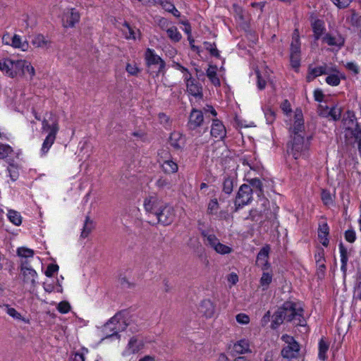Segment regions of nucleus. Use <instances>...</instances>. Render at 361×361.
<instances>
[{
  "label": "nucleus",
  "instance_id": "nucleus-28",
  "mask_svg": "<svg viewBox=\"0 0 361 361\" xmlns=\"http://www.w3.org/2000/svg\"><path fill=\"white\" fill-rule=\"evenodd\" d=\"M121 30L127 39H136L135 27H131L127 22L123 23Z\"/></svg>",
  "mask_w": 361,
  "mask_h": 361
},
{
  "label": "nucleus",
  "instance_id": "nucleus-43",
  "mask_svg": "<svg viewBox=\"0 0 361 361\" xmlns=\"http://www.w3.org/2000/svg\"><path fill=\"white\" fill-rule=\"evenodd\" d=\"M17 254L19 257L26 259L28 257H32L34 255V251L31 249L23 247H19L17 250Z\"/></svg>",
  "mask_w": 361,
  "mask_h": 361
},
{
  "label": "nucleus",
  "instance_id": "nucleus-16",
  "mask_svg": "<svg viewBox=\"0 0 361 361\" xmlns=\"http://www.w3.org/2000/svg\"><path fill=\"white\" fill-rule=\"evenodd\" d=\"M204 121L202 112L196 109H192L188 123V126L190 130H195L200 126Z\"/></svg>",
  "mask_w": 361,
  "mask_h": 361
},
{
  "label": "nucleus",
  "instance_id": "nucleus-57",
  "mask_svg": "<svg viewBox=\"0 0 361 361\" xmlns=\"http://www.w3.org/2000/svg\"><path fill=\"white\" fill-rule=\"evenodd\" d=\"M236 321L242 324H247L250 322V317L245 314H238L236 315Z\"/></svg>",
  "mask_w": 361,
  "mask_h": 361
},
{
  "label": "nucleus",
  "instance_id": "nucleus-21",
  "mask_svg": "<svg viewBox=\"0 0 361 361\" xmlns=\"http://www.w3.org/2000/svg\"><path fill=\"white\" fill-rule=\"evenodd\" d=\"M80 13L75 9L71 8V11L65 15L63 26L65 27H73L80 20Z\"/></svg>",
  "mask_w": 361,
  "mask_h": 361
},
{
  "label": "nucleus",
  "instance_id": "nucleus-4",
  "mask_svg": "<svg viewBox=\"0 0 361 361\" xmlns=\"http://www.w3.org/2000/svg\"><path fill=\"white\" fill-rule=\"evenodd\" d=\"M281 309L283 312V317L288 322H293L295 325L303 326L304 319L302 317L303 310L300 307L290 301L283 303Z\"/></svg>",
  "mask_w": 361,
  "mask_h": 361
},
{
  "label": "nucleus",
  "instance_id": "nucleus-23",
  "mask_svg": "<svg viewBox=\"0 0 361 361\" xmlns=\"http://www.w3.org/2000/svg\"><path fill=\"white\" fill-rule=\"evenodd\" d=\"M185 142V138L179 132H173L169 137V143L175 149H183Z\"/></svg>",
  "mask_w": 361,
  "mask_h": 361
},
{
  "label": "nucleus",
  "instance_id": "nucleus-41",
  "mask_svg": "<svg viewBox=\"0 0 361 361\" xmlns=\"http://www.w3.org/2000/svg\"><path fill=\"white\" fill-rule=\"evenodd\" d=\"M233 188V180L231 177L225 178L223 183V190L226 194H231Z\"/></svg>",
  "mask_w": 361,
  "mask_h": 361
},
{
  "label": "nucleus",
  "instance_id": "nucleus-3",
  "mask_svg": "<svg viewBox=\"0 0 361 361\" xmlns=\"http://www.w3.org/2000/svg\"><path fill=\"white\" fill-rule=\"evenodd\" d=\"M127 325L122 313L118 312L102 326V331L105 338H108L118 336V333L125 330Z\"/></svg>",
  "mask_w": 361,
  "mask_h": 361
},
{
  "label": "nucleus",
  "instance_id": "nucleus-59",
  "mask_svg": "<svg viewBox=\"0 0 361 361\" xmlns=\"http://www.w3.org/2000/svg\"><path fill=\"white\" fill-rule=\"evenodd\" d=\"M326 266L324 262L317 264V275L319 279H323L324 276Z\"/></svg>",
  "mask_w": 361,
  "mask_h": 361
},
{
  "label": "nucleus",
  "instance_id": "nucleus-5",
  "mask_svg": "<svg viewBox=\"0 0 361 361\" xmlns=\"http://www.w3.org/2000/svg\"><path fill=\"white\" fill-rule=\"evenodd\" d=\"M285 342V346L282 348L281 354L283 358H297L300 354V345L293 336L283 335L281 337Z\"/></svg>",
  "mask_w": 361,
  "mask_h": 361
},
{
  "label": "nucleus",
  "instance_id": "nucleus-34",
  "mask_svg": "<svg viewBox=\"0 0 361 361\" xmlns=\"http://www.w3.org/2000/svg\"><path fill=\"white\" fill-rule=\"evenodd\" d=\"M11 46L14 48L21 49L23 51H26L28 48V43L26 41L22 42L19 35H14L12 37Z\"/></svg>",
  "mask_w": 361,
  "mask_h": 361
},
{
  "label": "nucleus",
  "instance_id": "nucleus-40",
  "mask_svg": "<svg viewBox=\"0 0 361 361\" xmlns=\"http://www.w3.org/2000/svg\"><path fill=\"white\" fill-rule=\"evenodd\" d=\"M329 350V344L322 338L319 343V357L322 360H325L326 358V353Z\"/></svg>",
  "mask_w": 361,
  "mask_h": 361
},
{
  "label": "nucleus",
  "instance_id": "nucleus-55",
  "mask_svg": "<svg viewBox=\"0 0 361 361\" xmlns=\"http://www.w3.org/2000/svg\"><path fill=\"white\" fill-rule=\"evenodd\" d=\"M339 8H345L349 6L353 0H331Z\"/></svg>",
  "mask_w": 361,
  "mask_h": 361
},
{
  "label": "nucleus",
  "instance_id": "nucleus-30",
  "mask_svg": "<svg viewBox=\"0 0 361 361\" xmlns=\"http://www.w3.org/2000/svg\"><path fill=\"white\" fill-rule=\"evenodd\" d=\"M32 44L38 48H49L51 42L45 39L42 35H36L32 40Z\"/></svg>",
  "mask_w": 361,
  "mask_h": 361
},
{
  "label": "nucleus",
  "instance_id": "nucleus-46",
  "mask_svg": "<svg viewBox=\"0 0 361 361\" xmlns=\"http://www.w3.org/2000/svg\"><path fill=\"white\" fill-rule=\"evenodd\" d=\"M313 30L315 39H318L323 33V27L321 21L317 20L314 22V23L313 24Z\"/></svg>",
  "mask_w": 361,
  "mask_h": 361
},
{
  "label": "nucleus",
  "instance_id": "nucleus-33",
  "mask_svg": "<svg viewBox=\"0 0 361 361\" xmlns=\"http://www.w3.org/2000/svg\"><path fill=\"white\" fill-rule=\"evenodd\" d=\"M94 228L93 221L90 219L89 216H86L82 231L80 234L82 238H87Z\"/></svg>",
  "mask_w": 361,
  "mask_h": 361
},
{
  "label": "nucleus",
  "instance_id": "nucleus-39",
  "mask_svg": "<svg viewBox=\"0 0 361 361\" xmlns=\"http://www.w3.org/2000/svg\"><path fill=\"white\" fill-rule=\"evenodd\" d=\"M7 216L10 221L14 225L19 226L21 224L22 217L18 212L15 210H9Z\"/></svg>",
  "mask_w": 361,
  "mask_h": 361
},
{
  "label": "nucleus",
  "instance_id": "nucleus-17",
  "mask_svg": "<svg viewBox=\"0 0 361 361\" xmlns=\"http://www.w3.org/2000/svg\"><path fill=\"white\" fill-rule=\"evenodd\" d=\"M188 75L189 77L185 76L188 92L195 97L201 98L202 97V87L192 78L190 73H188Z\"/></svg>",
  "mask_w": 361,
  "mask_h": 361
},
{
  "label": "nucleus",
  "instance_id": "nucleus-53",
  "mask_svg": "<svg viewBox=\"0 0 361 361\" xmlns=\"http://www.w3.org/2000/svg\"><path fill=\"white\" fill-rule=\"evenodd\" d=\"M348 20L353 26L357 27L360 24V17L355 11L352 12L351 16Z\"/></svg>",
  "mask_w": 361,
  "mask_h": 361
},
{
  "label": "nucleus",
  "instance_id": "nucleus-58",
  "mask_svg": "<svg viewBox=\"0 0 361 361\" xmlns=\"http://www.w3.org/2000/svg\"><path fill=\"white\" fill-rule=\"evenodd\" d=\"M330 108L331 107L327 106L320 104L318 109L319 115L325 118L329 117V111L330 110Z\"/></svg>",
  "mask_w": 361,
  "mask_h": 361
},
{
  "label": "nucleus",
  "instance_id": "nucleus-60",
  "mask_svg": "<svg viewBox=\"0 0 361 361\" xmlns=\"http://www.w3.org/2000/svg\"><path fill=\"white\" fill-rule=\"evenodd\" d=\"M345 238L350 243H353L355 240V233L353 230H348L345 233Z\"/></svg>",
  "mask_w": 361,
  "mask_h": 361
},
{
  "label": "nucleus",
  "instance_id": "nucleus-26",
  "mask_svg": "<svg viewBox=\"0 0 361 361\" xmlns=\"http://www.w3.org/2000/svg\"><path fill=\"white\" fill-rule=\"evenodd\" d=\"M233 351L238 354L250 352V343L247 340H240L233 345Z\"/></svg>",
  "mask_w": 361,
  "mask_h": 361
},
{
  "label": "nucleus",
  "instance_id": "nucleus-52",
  "mask_svg": "<svg viewBox=\"0 0 361 361\" xmlns=\"http://www.w3.org/2000/svg\"><path fill=\"white\" fill-rule=\"evenodd\" d=\"M326 82L333 86H336L340 83V78L335 74L330 75L326 78Z\"/></svg>",
  "mask_w": 361,
  "mask_h": 361
},
{
  "label": "nucleus",
  "instance_id": "nucleus-48",
  "mask_svg": "<svg viewBox=\"0 0 361 361\" xmlns=\"http://www.w3.org/2000/svg\"><path fill=\"white\" fill-rule=\"evenodd\" d=\"M156 185L160 189L170 188L171 187V183L168 179L162 177L157 180Z\"/></svg>",
  "mask_w": 361,
  "mask_h": 361
},
{
  "label": "nucleus",
  "instance_id": "nucleus-29",
  "mask_svg": "<svg viewBox=\"0 0 361 361\" xmlns=\"http://www.w3.org/2000/svg\"><path fill=\"white\" fill-rule=\"evenodd\" d=\"M326 73L327 72L325 66H319L313 68H310L309 73L307 76V80L308 82H310L313 80L315 78Z\"/></svg>",
  "mask_w": 361,
  "mask_h": 361
},
{
  "label": "nucleus",
  "instance_id": "nucleus-27",
  "mask_svg": "<svg viewBox=\"0 0 361 361\" xmlns=\"http://www.w3.org/2000/svg\"><path fill=\"white\" fill-rule=\"evenodd\" d=\"M329 234V226L327 224H324L319 226L318 230V237L320 239L321 243L326 247L329 245V240L327 235Z\"/></svg>",
  "mask_w": 361,
  "mask_h": 361
},
{
  "label": "nucleus",
  "instance_id": "nucleus-20",
  "mask_svg": "<svg viewBox=\"0 0 361 361\" xmlns=\"http://www.w3.org/2000/svg\"><path fill=\"white\" fill-rule=\"evenodd\" d=\"M20 271L23 276V282L30 285V288L34 289L37 284L36 279L37 277V274L36 271L32 268Z\"/></svg>",
  "mask_w": 361,
  "mask_h": 361
},
{
  "label": "nucleus",
  "instance_id": "nucleus-6",
  "mask_svg": "<svg viewBox=\"0 0 361 361\" xmlns=\"http://www.w3.org/2000/svg\"><path fill=\"white\" fill-rule=\"evenodd\" d=\"M175 219V213L173 207L163 204L161 209L157 213L154 219L149 220V223L154 225L161 224L164 226L170 225Z\"/></svg>",
  "mask_w": 361,
  "mask_h": 361
},
{
  "label": "nucleus",
  "instance_id": "nucleus-32",
  "mask_svg": "<svg viewBox=\"0 0 361 361\" xmlns=\"http://www.w3.org/2000/svg\"><path fill=\"white\" fill-rule=\"evenodd\" d=\"M207 76L209 78L212 83L215 86H220V80L217 77L216 67L214 66H209L207 70Z\"/></svg>",
  "mask_w": 361,
  "mask_h": 361
},
{
  "label": "nucleus",
  "instance_id": "nucleus-12",
  "mask_svg": "<svg viewBox=\"0 0 361 361\" xmlns=\"http://www.w3.org/2000/svg\"><path fill=\"white\" fill-rule=\"evenodd\" d=\"M163 204L156 196H149L145 199L143 206L149 220L154 219Z\"/></svg>",
  "mask_w": 361,
  "mask_h": 361
},
{
  "label": "nucleus",
  "instance_id": "nucleus-44",
  "mask_svg": "<svg viewBox=\"0 0 361 361\" xmlns=\"http://www.w3.org/2000/svg\"><path fill=\"white\" fill-rule=\"evenodd\" d=\"M341 116V109L337 106H332L329 111V116H330L334 121H338L340 119Z\"/></svg>",
  "mask_w": 361,
  "mask_h": 361
},
{
  "label": "nucleus",
  "instance_id": "nucleus-25",
  "mask_svg": "<svg viewBox=\"0 0 361 361\" xmlns=\"http://www.w3.org/2000/svg\"><path fill=\"white\" fill-rule=\"evenodd\" d=\"M13 62L14 61L8 59L0 61V70L8 77L11 78H14Z\"/></svg>",
  "mask_w": 361,
  "mask_h": 361
},
{
  "label": "nucleus",
  "instance_id": "nucleus-2",
  "mask_svg": "<svg viewBox=\"0 0 361 361\" xmlns=\"http://www.w3.org/2000/svg\"><path fill=\"white\" fill-rule=\"evenodd\" d=\"M345 136L353 137L358 144V149L361 152V128H360L354 113L348 111L343 119Z\"/></svg>",
  "mask_w": 361,
  "mask_h": 361
},
{
  "label": "nucleus",
  "instance_id": "nucleus-8",
  "mask_svg": "<svg viewBox=\"0 0 361 361\" xmlns=\"http://www.w3.org/2000/svg\"><path fill=\"white\" fill-rule=\"evenodd\" d=\"M202 235L205 238L206 245H209L217 253L221 255H226L232 252V248L229 246L221 243L215 235L208 234L205 231H203Z\"/></svg>",
  "mask_w": 361,
  "mask_h": 361
},
{
  "label": "nucleus",
  "instance_id": "nucleus-47",
  "mask_svg": "<svg viewBox=\"0 0 361 361\" xmlns=\"http://www.w3.org/2000/svg\"><path fill=\"white\" fill-rule=\"evenodd\" d=\"M321 197L325 205H330L333 204V198L329 191L322 190Z\"/></svg>",
  "mask_w": 361,
  "mask_h": 361
},
{
  "label": "nucleus",
  "instance_id": "nucleus-61",
  "mask_svg": "<svg viewBox=\"0 0 361 361\" xmlns=\"http://www.w3.org/2000/svg\"><path fill=\"white\" fill-rule=\"evenodd\" d=\"M281 108L283 110V111L286 114L291 112V106H290V102L287 99H285L282 102V104L281 105Z\"/></svg>",
  "mask_w": 361,
  "mask_h": 361
},
{
  "label": "nucleus",
  "instance_id": "nucleus-35",
  "mask_svg": "<svg viewBox=\"0 0 361 361\" xmlns=\"http://www.w3.org/2000/svg\"><path fill=\"white\" fill-rule=\"evenodd\" d=\"M272 281V274L268 271H263L262 276L260 279V286L263 290L268 288L269 284Z\"/></svg>",
  "mask_w": 361,
  "mask_h": 361
},
{
  "label": "nucleus",
  "instance_id": "nucleus-62",
  "mask_svg": "<svg viewBox=\"0 0 361 361\" xmlns=\"http://www.w3.org/2000/svg\"><path fill=\"white\" fill-rule=\"evenodd\" d=\"M6 312L7 313L12 317L16 319H20V314L18 313L14 308L9 307L8 305H6Z\"/></svg>",
  "mask_w": 361,
  "mask_h": 361
},
{
  "label": "nucleus",
  "instance_id": "nucleus-1",
  "mask_svg": "<svg viewBox=\"0 0 361 361\" xmlns=\"http://www.w3.org/2000/svg\"><path fill=\"white\" fill-rule=\"evenodd\" d=\"M42 130L43 132L48 133L41 148L42 154H45L54 143L56 134L59 130L58 117L52 112L47 113L42 121Z\"/></svg>",
  "mask_w": 361,
  "mask_h": 361
},
{
  "label": "nucleus",
  "instance_id": "nucleus-36",
  "mask_svg": "<svg viewBox=\"0 0 361 361\" xmlns=\"http://www.w3.org/2000/svg\"><path fill=\"white\" fill-rule=\"evenodd\" d=\"M284 319H286V318L283 317V312L280 307L273 315V321L271 324L272 328H276L283 323Z\"/></svg>",
  "mask_w": 361,
  "mask_h": 361
},
{
  "label": "nucleus",
  "instance_id": "nucleus-45",
  "mask_svg": "<svg viewBox=\"0 0 361 361\" xmlns=\"http://www.w3.org/2000/svg\"><path fill=\"white\" fill-rule=\"evenodd\" d=\"M219 204L216 199L212 200L207 207V213L209 214H216L217 210L219 209Z\"/></svg>",
  "mask_w": 361,
  "mask_h": 361
},
{
  "label": "nucleus",
  "instance_id": "nucleus-24",
  "mask_svg": "<svg viewBox=\"0 0 361 361\" xmlns=\"http://www.w3.org/2000/svg\"><path fill=\"white\" fill-rule=\"evenodd\" d=\"M250 185L252 193L257 194L259 197H264L263 184L260 179L255 178L247 180Z\"/></svg>",
  "mask_w": 361,
  "mask_h": 361
},
{
  "label": "nucleus",
  "instance_id": "nucleus-11",
  "mask_svg": "<svg viewBox=\"0 0 361 361\" xmlns=\"http://www.w3.org/2000/svg\"><path fill=\"white\" fill-rule=\"evenodd\" d=\"M307 142L305 141L304 135H293L291 142V151L293 157L297 159L307 149Z\"/></svg>",
  "mask_w": 361,
  "mask_h": 361
},
{
  "label": "nucleus",
  "instance_id": "nucleus-15",
  "mask_svg": "<svg viewBox=\"0 0 361 361\" xmlns=\"http://www.w3.org/2000/svg\"><path fill=\"white\" fill-rule=\"evenodd\" d=\"M159 154L160 159L163 161L161 168L164 173L169 174L176 173L178 169V165L176 162L169 159V152L167 151H163Z\"/></svg>",
  "mask_w": 361,
  "mask_h": 361
},
{
  "label": "nucleus",
  "instance_id": "nucleus-31",
  "mask_svg": "<svg viewBox=\"0 0 361 361\" xmlns=\"http://www.w3.org/2000/svg\"><path fill=\"white\" fill-rule=\"evenodd\" d=\"M323 40L330 46L341 47L344 44V39L340 35L333 37L328 34L323 38Z\"/></svg>",
  "mask_w": 361,
  "mask_h": 361
},
{
  "label": "nucleus",
  "instance_id": "nucleus-10",
  "mask_svg": "<svg viewBox=\"0 0 361 361\" xmlns=\"http://www.w3.org/2000/svg\"><path fill=\"white\" fill-rule=\"evenodd\" d=\"M252 200V193L250 185L243 184L237 193L235 205L237 208L248 204Z\"/></svg>",
  "mask_w": 361,
  "mask_h": 361
},
{
  "label": "nucleus",
  "instance_id": "nucleus-64",
  "mask_svg": "<svg viewBox=\"0 0 361 361\" xmlns=\"http://www.w3.org/2000/svg\"><path fill=\"white\" fill-rule=\"evenodd\" d=\"M345 67L350 71L353 72L355 74L358 73L359 68L357 66L353 63V62H348L346 63Z\"/></svg>",
  "mask_w": 361,
  "mask_h": 361
},
{
  "label": "nucleus",
  "instance_id": "nucleus-50",
  "mask_svg": "<svg viewBox=\"0 0 361 361\" xmlns=\"http://www.w3.org/2000/svg\"><path fill=\"white\" fill-rule=\"evenodd\" d=\"M12 152L11 147L6 145H0V159L7 157Z\"/></svg>",
  "mask_w": 361,
  "mask_h": 361
},
{
  "label": "nucleus",
  "instance_id": "nucleus-13",
  "mask_svg": "<svg viewBox=\"0 0 361 361\" xmlns=\"http://www.w3.org/2000/svg\"><path fill=\"white\" fill-rule=\"evenodd\" d=\"M291 133L295 135H304L305 126L302 111L297 109L295 111L294 123L290 128Z\"/></svg>",
  "mask_w": 361,
  "mask_h": 361
},
{
  "label": "nucleus",
  "instance_id": "nucleus-42",
  "mask_svg": "<svg viewBox=\"0 0 361 361\" xmlns=\"http://www.w3.org/2000/svg\"><path fill=\"white\" fill-rule=\"evenodd\" d=\"M257 78V87L259 90H263L266 86L267 75L265 73L262 74L259 70L255 71Z\"/></svg>",
  "mask_w": 361,
  "mask_h": 361
},
{
  "label": "nucleus",
  "instance_id": "nucleus-54",
  "mask_svg": "<svg viewBox=\"0 0 361 361\" xmlns=\"http://www.w3.org/2000/svg\"><path fill=\"white\" fill-rule=\"evenodd\" d=\"M59 270V266L57 264H49L45 271V275L48 277L53 276L54 273Z\"/></svg>",
  "mask_w": 361,
  "mask_h": 361
},
{
  "label": "nucleus",
  "instance_id": "nucleus-7",
  "mask_svg": "<svg viewBox=\"0 0 361 361\" xmlns=\"http://www.w3.org/2000/svg\"><path fill=\"white\" fill-rule=\"evenodd\" d=\"M290 58L291 66L294 68H298L300 61V42L298 29H295L293 33Z\"/></svg>",
  "mask_w": 361,
  "mask_h": 361
},
{
  "label": "nucleus",
  "instance_id": "nucleus-9",
  "mask_svg": "<svg viewBox=\"0 0 361 361\" xmlns=\"http://www.w3.org/2000/svg\"><path fill=\"white\" fill-rule=\"evenodd\" d=\"M30 75V80H32L35 75V71L31 63L25 60H16L13 62L14 78L17 76L25 77V73Z\"/></svg>",
  "mask_w": 361,
  "mask_h": 361
},
{
  "label": "nucleus",
  "instance_id": "nucleus-37",
  "mask_svg": "<svg viewBox=\"0 0 361 361\" xmlns=\"http://www.w3.org/2000/svg\"><path fill=\"white\" fill-rule=\"evenodd\" d=\"M128 346L130 353L135 354L142 348V344L140 341L138 342L137 338H132L129 341Z\"/></svg>",
  "mask_w": 361,
  "mask_h": 361
},
{
  "label": "nucleus",
  "instance_id": "nucleus-51",
  "mask_svg": "<svg viewBox=\"0 0 361 361\" xmlns=\"http://www.w3.org/2000/svg\"><path fill=\"white\" fill-rule=\"evenodd\" d=\"M354 298L361 300V276L357 278L356 285L354 289Z\"/></svg>",
  "mask_w": 361,
  "mask_h": 361
},
{
  "label": "nucleus",
  "instance_id": "nucleus-38",
  "mask_svg": "<svg viewBox=\"0 0 361 361\" xmlns=\"http://www.w3.org/2000/svg\"><path fill=\"white\" fill-rule=\"evenodd\" d=\"M168 37L171 39V41L174 42H178L181 39V35L178 31V29L175 26H172L167 29L166 30Z\"/></svg>",
  "mask_w": 361,
  "mask_h": 361
},
{
  "label": "nucleus",
  "instance_id": "nucleus-18",
  "mask_svg": "<svg viewBox=\"0 0 361 361\" xmlns=\"http://www.w3.org/2000/svg\"><path fill=\"white\" fill-rule=\"evenodd\" d=\"M145 59L148 65H159V72L162 71L165 67L164 61L159 56L155 54L154 51L151 49H147L145 52Z\"/></svg>",
  "mask_w": 361,
  "mask_h": 361
},
{
  "label": "nucleus",
  "instance_id": "nucleus-56",
  "mask_svg": "<svg viewBox=\"0 0 361 361\" xmlns=\"http://www.w3.org/2000/svg\"><path fill=\"white\" fill-rule=\"evenodd\" d=\"M126 70L129 74L132 75H135L138 72V68L135 63H127Z\"/></svg>",
  "mask_w": 361,
  "mask_h": 361
},
{
  "label": "nucleus",
  "instance_id": "nucleus-19",
  "mask_svg": "<svg viewBox=\"0 0 361 361\" xmlns=\"http://www.w3.org/2000/svg\"><path fill=\"white\" fill-rule=\"evenodd\" d=\"M199 311L207 318H211L215 313V305L209 299L203 300L199 307Z\"/></svg>",
  "mask_w": 361,
  "mask_h": 361
},
{
  "label": "nucleus",
  "instance_id": "nucleus-22",
  "mask_svg": "<svg viewBox=\"0 0 361 361\" xmlns=\"http://www.w3.org/2000/svg\"><path fill=\"white\" fill-rule=\"evenodd\" d=\"M211 135L219 139H223L226 135V128L218 119H213Z\"/></svg>",
  "mask_w": 361,
  "mask_h": 361
},
{
  "label": "nucleus",
  "instance_id": "nucleus-14",
  "mask_svg": "<svg viewBox=\"0 0 361 361\" xmlns=\"http://www.w3.org/2000/svg\"><path fill=\"white\" fill-rule=\"evenodd\" d=\"M269 247L268 245L263 247L257 255L256 265L260 267L262 271H268L270 268V264L268 262Z\"/></svg>",
  "mask_w": 361,
  "mask_h": 361
},
{
  "label": "nucleus",
  "instance_id": "nucleus-63",
  "mask_svg": "<svg viewBox=\"0 0 361 361\" xmlns=\"http://www.w3.org/2000/svg\"><path fill=\"white\" fill-rule=\"evenodd\" d=\"M339 249L341 252V261H348L347 250L342 243H340Z\"/></svg>",
  "mask_w": 361,
  "mask_h": 361
},
{
  "label": "nucleus",
  "instance_id": "nucleus-49",
  "mask_svg": "<svg viewBox=\"0 0 361 361\" xmlns=\"http://www.w3.org/2000/svg\"><path fill=\"white\" fill-rule=\"evenodd\" d=\"M57 310L62 314L68 312L71 310V305L67 301H62L58 304Z\"/></svg>",
  "mask_w": 361,
  "mask_h": 361
}]
</instances>
